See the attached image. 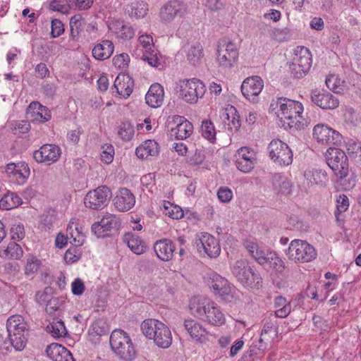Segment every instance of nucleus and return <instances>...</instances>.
I'll use <instances>...</instances> for the list:
<instances>
[{"label": "nucleus", "instance_id": "obj_1", "mask_svg": "<svg viewBox=\"0 0 361 361\" xmlns=\"http://www.w3.org/2000/svg\"><path fill=\"white\" fill-rule=\"evenodd\" d=\"M6 329L8 338L6 341L0 335V353H6L10 347L16 351L24 349L27 343L25 332L28 331L27 324L20 315H13L7 319Z\"/></svg>", "mask_w": 361, "mask_h": 361}, {"label": "nucleus", "instance_id": "obj_2", "mask_svg": "<svg viewBox=\"0 0 361 361\" xmlns=\"http://www.w3.org/2000/svg\"><path fill=\"white\" fill-rule=\"evenodd\" d=\"M109 343L112 350L121 360L132 361L136 357V350L128 334L123 330H114Z\"/></svg>", "mask_w": 361, "mask_h": 361}, {"label": "nucleus", "instance_id": "obj_3", "mask_svg": "<svg viewBox=\"0 0 361 361\" xmlns=\"http://www.w3.org/2000/svg\"><path fill=\"white\" fill-rule=\"evenodd\" d=\"M286 255L295 263H306L314 260L317 255L315 248L305 240L295 239L290 242Z\"/></svg>", "mask_w": 361, "mask_h": 361}, {"label": "nucleus", "instance_id": "obj_4", "mask_svg": "<svg viewBox=\"0 0 361 361\" xmlns=\"http://www.w3.org/2000/svg\"><path fill=\"white\" fill-rule=\"evenodd\" d=\"M232 274L243 286L259 288L262 283V279L258 273L254 271L247 261L240 259L232 267Z\"/></svg>", "mask_w": 361, "mask_h": 361}, {"label": "nucleus", "instance_id": "obj_5", "mask_svg": "<svg viewBox=\"0 0 361 361\" xmlns=\"http://www.w3.org/2000/svg\"><path fill=\"white\" fill-rule=\"evenodd\" d=\"M177 87L179 97L190 104L196 103L205 92L204 85L196 78L180 80Z\"/></svg>", "mask_w": 361, "mask_h": 361}, {"label": "nucleus", "instance_id": "obj_6", "mask_svg": "<svg viewBox=\"0 0 361 361\" xmlns=\"http://www.w3.org/2000/svg\"><path fill=\"white\" fill-rule=\"evenodd\" d=\"M328 166L335 175L343 179L348 174V159L345 152L338 148H329L326 154Z\"/></svg>", "mask_w": 361, "mask_h": 361}, {"label": "nucleus", "instance_id": "obj_7", "mask_svg": "<svg viewBox=\"0 0 361 361\" xmlns=\"http://www.w3.org/2000/svg\"><path fill=\"white\" fill-rule=\"evenodd\" d=\"M270 159L280 166H288L293 162V152L288 145L280 140H273L268 145Z\"/></svg>", "mask_w": 361, "mask_h": 361}, {"label": "nucleus", "instance_id": "obj_8", "mask_svg": "<svg viewBox=\"0 0 361 361\" xmlns=\"http://www.w3.org/2000/svg\"><path fill=\"white\" fill-rule=\"evenodd\" d=\"M292 61L289 64L290 72L293 78H303L310 71L312 59L309 51L301 48L295 51Z\"/></svg>", "mask_w": 361, "mask_h": 361}, {"label": "nucleus", "instance_id": "obj_9", "mask_svg": "<svg viewBox=\"0 0 361 361\" xmlns=\"http://www.w3.org/2000/svg\"><path fill=\"white\" fill-rule=\"evenodd\" d=\"M111 192L105 185L99 186L87 193L84 199L85 205L92 209H101L105 207L111 198Z\"/></svg>", "mask_w": 361, "mask_h": 361}, {"label": "nucleus", "instance_id": "obj_10", "mask_svg": "<svg viewBox=\"0 0 361 361\" xmlns=\"http://www.w3.org/2000/svg\"><path fill=\"white\" fill-rule=\"evenodd\" d=\"M217 60L221 66L231 67L238 57L236 46L231 41L221 40L217 46Z\"/></svg>", "mask_w": 361, "mask_h": 361}, {"label": "nucleus", "instance_id": "obj_11", "mask_svg": "<svg viewBox=\"0 0 361 361\" xmlns=\"http://www.w3.org/2000/svg\"><path fill=\"white\" fill-rule=\"evenodd\" d=\"M276 105L279 106L280 114H278V116H281V121L290 119L293 116H300L303 111V106L300 102L288 98H279Z\"/></svg>", "mask_w": 361, "mask_h": 361}, {"label": "nucleus", "instance_id": "obj_12", "mask_svg": "<svg viewBox=\"0 0 361 361\" xmlns=\"http://www.w3.org/2000/svg\"><path fill=\"white\" fill-rule=\"evenodd\" d=\"M263 87L262 79L259 76L255 75L244 80L241 85V92L247 99L256 102L257 97L262 92Z\"/></svg>", "mask_w": 361, "mask_h": 361}, {"label": "nucleus", "instance_id": "obj_13", "mask_svg": "<svg viewBox=\"0 0 361 361\" xmlns=\"http://www.w3.org/2000/svg\"><path fill=\"white\" fill-rule=\"evenodd\" d=\"M312 102L323 109H334L338 106L339 101L330 92L324 90H314L311 92Z\"/></svg>", "mask_w": 361, "mask_h": 361}, {"label": "nucleus", "instance_id": "obj_14", "mask_svg": "<svg viewBox=\"0 0 361 361\" xmlns=\"http://www.w3.org/2000/svg\"><path fill=\"white\" fill-rule=\"evenodd\" d=\"M235 166L238 170L244 173L251 171L255 164V154L250 148H240L235 154Z\"/></svg>", "mask_w": 361, "mask_h": 361}, {"label": "nucleus", "instance_id": "obj_15", "mask_svg": "<svg viewBox=\"0 0 361 361\" xmlns=\"http://www.w3.org/2000/svg\"><path fill=\"white\" fill-rule=\"evenodd\" d=\"M61 155V149L55 145L45 144L39 149L33 153L35 160L38 163H54L58 161Z\"/></svg>", "mask_w": 361, "mask_h": 361}, {"label": "nucleus", "instance_id": "obj_16", "mask_svg": "<svg viewBox=\"0 0 361 361\" xmlns=\"http://www.w3.org/2000/svg\"><path fill=\"white\" fill-rule=\"evenodd\" d=\"M214 302L206 298L195 296L190 300L189 308L192 314L205 321L207 312H210Z\"/></svg>", "mask_w": 361, "mask_h": 361}, {"label": "nucleus", "instance_id": "obj_17", "mask_svg": "<svg viewBox=\"0 0 361 361\" xmlns=\"http://www.w3.org/2000/svg\"><path fill=\"white\" fill-rule=\"evenodd\" d=\"M197 250L200 252L202 248L204 252L211 258L219 255L221 249L217 240L208 233L203 234L202 237L195 240Z\"/></svg>", "mask_w": 361, "mask_h": 361}, {"label": "nucleus", "instance_id": "obj_18", "mask_svg": "<svg viewBox=\"0 0 361 361\" xmlns=\"http://www.w3.org/2000/svg\"><path fill=\"white\" fill-rule=\"evenodd\" d=\"M175 249L173 242L167 238L159 240L154 245V250L157 256L164 262L172 259Z\"/></svg>", "mask_w": 361, "mask_h": 361}, {"label": "nucleus", "instance_id": "obj_19", "mask_svg": "<svg viewBox=\"0 0 361 361\" xmlns=\"http://www.w3.org/2000/svg\"><path fill=\"white\" fill-rule=\"evenodd\" d=\"M114 202L118 210L126 212L130 210L135 205V199L130 190L124 188L119 190Z\"/></svg>", "mask_w": 361, "mask_h": 361}, {"label": "nucleus", "instance_id": "obj_20", "mask_svg": "<svg viewBox=\"0 0 361 361\" xmlns=\"http://www.w3.org/2000/svg\"><path fill=\"white\" fill-rule=\"evenodd\" d=\"M134 81L128 75L119 74L115 79L113 88L118 94L124 98H128L133 92Z\"/></svg>", "mask_w": 361, "mask_h": 361}, {"label": "nucleus", "instance_id": "obj_21", "mask_svg": "<svg viewBox=\"0 0 361 361\" xmlns=\"http://www.w3.org/2000/svg\"><path fill=\"white\" fill-rule=\"evenodd\" d=\"M47 355L54 361L73 360L71 352L61 344L53 343L47 347Z\"/></svg>", "mask_w": 361, "mask_h": 361}, {"label": "nucleus", "instance_id": "obj_22", "mask_svg": "<svg viewBox=\"0 0 361 361\" xmlns=\"http://www.w3.org/2000/svg\"><path fill=\"white\" fill-rule=\"evenodd\" d=\"M177 123L176 128H171V135L178 140H183L190 136L193 130L192 124L183 116H176L174 120Z\"/></svg>", "mask_w": 361, "mask_h": 361}, {"label": "nucleus", "instance_id": "obj_23", "mask_svg": "<svg viewBox=\"0 0 361 361\" xmlns=\"http://www.w3.org/2000/svg\"><path fill=\"white\" fill-rule=\"evenodd\" d=\"M159 325L152 339L159 348H168L172 343L171 331L163 322H161Z\"/></svg>", "mask_w": 361, "mask_h": 361}, {"label": "nucleus", "instance_id": "obj_24", "mask_svg": "<svg viewBox=\"0 0 361 361\" xmlns=\"http://www.w3.org/2000/svg\"><path fill=\"white\" fill-rule=\"evenodd\" d=\"M164 88L159 83L152 85L146 94V103L152 108L160 106L164 100Z\"/></svg>", "mask_w": 361, "mask_h": 361}, {"label": "nucleus", "instance_id": "obj_25", "mask_svg": "<svg viewBox=\"0 0 361 361\" xmlns=\"http://www.w3.org/2000/svg\"><path fill=\"white\" fill-rule=\"evenodd\" d=\"M183 326L192 338L200 342L205 339L206 329L195 320L185 319Z\"/></svg>", "mask_w": 361, "mask_h": 361}, {"label": "nucleus", "instance_id": "obj_26", "mask_svg": "<svg viewBox=\"0 0 361 361\" xmlns=\"http://www.w3.org/2000/svg\"><path fill=\"white\" fill-rule=\"evenodd\" d=\"M159 152L158 143L152 140H147L136 148L135 154L140 159H146L149 156H156Z\"/></svg>", "mask_w": 361, "mask_h": 361}, {"label": "nucleus", "instance_id": "obj_27", "mask_svg": "<svg viewBox=\"0 0 361 361\" xmlns=\"http://www.w3.org/2000/svg\"><path fill=\"white\" fill-rule=\"evenodd\" d=\"M114 52V44L110 40H103L94 46L92 56L97 60L104 61L109 59Z\"/></svg>", "mask_w": 361, "mask_h": 361}, {"label": "nucleus", "instance_id": "obj_28", "mask_svg": "<svg viewBox=\"0 0 361 361\" xmlns=\"http://www.w3.org/2000/svg\"><path fill=\"white\" fill-rule=\"evenodd\" d=\"M116 222L111 216H104L101 221L95 222L92 226V231L98 237L104 238L106 236L107 232L111 231Z\"/></svg>", "mask_w": 361, "mask_h": 361}, {"label": "nucleus", "instance_id": "obj_29", "mask_svg": "<svg viewBox=\"0 0 361 361\" xmlns=\"http://www.w3.org/2000/svg\"><path fill=\"white\" fill-rule=\"evenodd\" d=\"M123 241L128 247L136 255L145 252L146 246L140 238L132 233H127L123 236Z\"/></svg>", "mask_w": 361, "mask_h": 361}, {"label": "nucleus", "instance_id": "obj_30", "mask_svg": "<svg viewBox=\"0 0 361 361\" xmlns=\"http://www.w3.org/2000/svg\"><path fill=\"white\" fill-rule=\"evenodd\" d=\"M304 176L311 185H324L327 181V173L322 169L305 171Z\"/></svg>", "mask_w": 361, "mask_h": 361}, {"label": "nucleus", "instance_id": "obj_31", "mask_svg": "<svg viewBox=\"0 0 361 361\" xmlns=\"http://www.w3.org/2000/svg\"><path fill=\"white\" fill-rule=\"evenodd\" d=\"M23 203V200L16 192H8L0 200V208L9 210L16 208Z\"/></svg>", "mask_w": 361, "mask_h": 361}, {"label": "nucleus", "instance_id": "obj_32", "mask_svg": "<svg viewBox=\"0 0 361 361\" xmlns=\"http://www.w3.org/2000/svg\"><path fill=\"white\" fill-rule=\"evenodd\" d=\"M148 11V5L142 1L132 2L127 8V12L130 17L135 18H144Z\"/></svg>", "mask_w": 361, "mask_h": 361}, {"label": "nucleus", "instance_id": "obj_33", "mask_svg": "<svg viewBox=\"0 0 361 361\" xmlns=\"http://www.w3.org/2000/svg\"><path fill=\"white\" fill-rule=\"evenodd\" d=\"M204 322L213 326H221L224 324V314L215 302H214V305L212 306L210 312L209 311L207 312Z\"/></svg>", "mask_w": 361, "mask_h": 361}, {"label": "nucleus", "instance_id": "obj_34", "mask_svg": "<svg viewBox=\"0 0 361 361\" xmlns=\"http://www.w3.org/2000/svg\"><path fill=\"white\" fill-rule=\"evenodd\" d=\"M203 47L199 42L192 45L187 52V59L193 66H197L203 57Z\"/></svg>", "mask_w": 361, "mask_h": 361}, {"label": "nucleus", "instance_id": "obj_35", "mask_svg": "<svg viewBox=\"0 0 361 361\" xmlns=\"http://www.w3.org/2000/svg\"><path fill=\"white\" fill-rule=\"evenodd\" d=\"M331 133V128L323 124H318L313 129V136L318 142L327 144Z\"/></svg>", "mask_w": 361, "mask_h": 361}, {"label": "nucleus", "instance_id": "obj_36", "mask_svg": "<svg viewBox=\"0 0 361 361\" xmlns=\"http://www.w3.org/2000/svg\"><path fill=\"white\" fill-rule=\"evenodd\" d=\"M281 121L285 129L296 130L303 129L307 123L302 114H300V116H293L290 119H283Z\"/></svg>", "mask_w": 361, "mask_h": 361}, {"label": "nucleus", "instance_id": "obj_37", "mask_svg": "<svg viewBox=\"0 0 361 361\" xmlns=\"http://www.w3.org/2000/svg\"><path fill=\"white\" fill-rule=\"evenodd\" d=\"M161 322L154 319H147L142 322L141 324V330L143 334L148 338L152 339L153 335L157 331V327H158Z\"/></svg>", "mask_w": 361, "mask_h": 361}, {"label": "nucleus", "instance_id": "obj_38", "mask_svg": "<svg viewBox=\"0 0 361 361\" xmlns=\"http://www.w3.org/2000/svg\"><path fill=\"white\" fill-rule=\"evenodd\" d=\"M176 2H170L166 4L160 11V17L164 21H171L177 15L179 8Z\"/></svg>", "mask_w": 361, "mask_h": 361}, {"label": "nucleus", "instance_id": "obj_39", "mask_svg": "<svg viewBox=\"0 0 361 361\" xmlns=\"http://www.w3.org/2000/svg\"><path fill=\"white\" fill-rule=\"evenodd\" d=\"M109 329L107 323L103 319L96 320L91 326L89 331L92 336H102L109 333Z\"/></svg>", "mask_w": 361, "mask_h": 361}, {"label": "nucleus", "instance_id": "obj_40", "mask_svg": "<svg viewBox=\"0 0 361 361\" xmlns=\"http://www.w3.org/2000/svg\"><path fill=\"white\" fill-rule=\"evenodd\" d=\"M47 330L51 333L54 337L56 338L63 337L67 334V330L62 320H57L56 322L49 324L47 326Z\"/></svg>", "mask_w": 361, "mask_h": 361}, {"label": "nucleus", "instance_id": "obj_41", "mask_svg": "<svg viewBox=\"0 0 361 361\" xmlns=\"http://www.w3.org/2000/svg\"><path fill=\"white\" fill-rule=\"evenodd\" d=\"M201 131L202 136L214 142L216 140V131L212 122L210 120H204L202 122Z\"/></svg>", "mask_w": 361, "mask_h": 361}, {"label": "nucleus", "instance_id": "obj_42", "mask_svg": "<svg viewBox=\"0 0 361 361\" xmlns=\"http://www.w3.org/2000/svg\"><path fill=\"white\" fill-rule=\"evenodd\" d=\"M118 134L123 140H130L134 135L133 126L128 121L122 122L119 127Z\"/></svg>", "mask_w": 361, "mask_h": 361}, {"label": "nucleus", "instance_id": "obj_43", "mask_svg": "<svg viewBox=\"0 0 361 361\" xmlns=\"http://www.w3.org/2000/svg\"><path fill=\"white\" fill-rule=\"evenodd\" d=\"M326 85L329 89L336 93H341L343 91L344 81L336 75H330L326 79Z\"/></svg>", "mask_w": 361, "mask_h": 361}, {"label": "nucleus", "instance_id": "obj_44", "mask_svg": "<svg viewBox=\"0 0 361 361\" xmlns=\"http://www.w3.org/2000/svg\"><path fill=\"white\" fill-rule=\"evenodd\" d=\"M276 272L282 274L286 269L285 262L276 252L270 255L268 263Z\"/></svg>", "mask_w": 361, "mask_h": 361}, {"label": "nucleus", "instance_id": "obj_45", "mask_svg": "<svg viewBox=\"0 0 361 361\" xmlns=\"http://www.w3.org/2000/svg\"><path fill=\"white\" fill-rule=\"evenodd\" d=\"M210 279V286L213 288L216 294L228 283L225 278L216 274H213Z\"/></svg>", "mask_w": 361, "mask_h": 361}, {"label": "nucleus", "instance_id": "obj_46", "mask_svg": "<svg viewBox=\"0 0 361 361\" xmlns=\"http://www.w3.org/2000/svg\"><path fill=\"white\" fill-rule=\"evenodd\" d=\"M272 253V252L265 251L258 247L252 257H254L259 264L263 265L268 263V261L270 259V255Z\"/></svg>", "mask_w": 361, "mask_h": 361}, {"label": "nucleus", "instance_id": "obj_47", "mask_svg": "<svg viewBox=\"0 0 361 361\" xmlns=\"http://www.w3.org/2000/svg\"><path fill=\"white\" fill-rule=\"evenodd\" d=\"M235 291L234 287H231L229 283L225 286L222 290H220L216 294H219V296L226 302H231L234 298V292Z\"/></svg>", "mask_w": 361, "mask_h": 361}, {"label": "nucleus", "instance_id": "obj_48", "mask_svg": "<svg viewBox=\"0 0 361 361\" xmlns=\"http://www.w3.org/2000/svg\"><path fill=\"white\" fill-rule=\"evenodd\" d=\"M6 252L7 255L14 259H19L23 255L21 247L15 242H11L8 245Z\"/></svg>", "mask_w": 361, "mask_h": 361}, {"label": "nucleus", "instance_id": "obj_49", "mask_svg": "<svg viewBox=\"0 0 361 361\" xmlns=\"http://www.w3.org/2000/svg\"><path fill=\"white\" fill-rule=\"evenodd\" d=\"M348 198L346 195H340L338 199L337 200V210L335 212V216L336 217V220L339 221L338 215L340 213H342L346 211L349 206Z\"/></svg>", "mask_w": 361, "mask_h": 361}, {"label": "nucleus", "instance_id": "obj_50", "mask_svg": "<svg viewBox=\"0 0 361 361\" xmlns=\"http://www.w3.org/2000/svg\"><path fill=\"white\" fill-rule=\"evenodd\" d=\"M130 57L126 53L116 55L113 59V63L116 67L124 68L128 66Z\"/></svg>", "mask_w": 361, "mask_h": 361}, {"label": "nucleus", "instance_id": "obj_51", "mask_svg": "<svg viewBox=\"0 0 361 361\" xmlns=\"http://www.w3.org/2000/svg\"><path fill=\"white\" fill-rule=\"evenodd\" d=\"M103 151L101 154V159L105 164H110L114 159V149L111 145L102 147Z\"/></svg>", "mask_w": 361, "mask_h": 361}, {"label": "nucleus", "instance_id": "obj_52", "mask_svg": "<svg viewBox=\"0 0 361 361\" xmlns=\"http://www.w3.org/2000/svg\"><path fill=\"white\" fill-rule=\"evenodd\" d=\"M51 35L53 38L59 37L64 32V25L62 22L58 19H53L51 25Z\"/></svg>", "mask_w": 361, "mask_h": 361}, {"label": "nucleus", "instance_id": "obj_53", "mask_svg": "<svg viewBox=\"0 0 361 361\" xmlns=\"http://www.w3.org/2000/svg\"><path fill=\"white\" fill-rule=\"evenodd\" d=\"M236 112V109L233 106H231L229 109L226 108L225 109L221 110L219 112L220 119L225 125H228L231 126V119H230V114H234Z\"/></svg>", "mask_w": 361, "mask_h": 361}, {"label": "nucleus", "instance_id": "obj_54", "mask_svg": "<svg viewBox=\"0 0 361 361\" xmlns=\"http://www.w3.org/2000/svg\"><path fill=\"white\" fill-rule=\"evenodd\" d=\"M12 238L14 240H22L25 237L24 226L22 224L14 225L11 228Z\"/></svg>", "mask_w": 361, "mask_h": 361}, {"label": "nucleus", "instance_id": "obj_55", "mask_svg": "<svg viewBox=\"0 0 361 361\" xmlns=\"http://www.w3.org/2000/svg\"><path fill=\"white\" fill-rule=\"evenodd\" d=\"M49 8L53 11H58L63 14L68 12V7L66 4H61L59 0L51 1Z\"/></svg>", "mask_w": 361, "mask_h": 361}, {"label": "nucleus", "instance_id": "obj_56", "mask_svg": "<svg viewBox=\"0 0 361 361\" xmlns=\"http://www.w3.org/2000/svg\"><path fill=\"white\" fill-rule=\"evenodd\" d=\"M217 196L221 202H228L232 199L233 192L228 188H221L217 192Z\"/></svg>", "mask_w": 361, "mask_h": 361}, {"label": "nucleus", "instance_id": "obj_57", "mask_svg": "<svg viewBox=\"0 0 361 361\" xmlns=\"http://www.w3.org/2000/svg\"><path fill=\"white\" fill-rule=\"evenodd\" d=\"M85 290V285L80 279H76L72 283V292L73 295H81Z\"/></svg>", "mask_w": 361, "mask_h": 361}, {"label": "nucleus", "instance_id": "obj_58", "mask_svg": "<svg viewBox=\"0 0 361 361\" xmlns=\"http://www.w3.org/2000/svg\"><path fill=\"white\" fill-rule=\"evenodd\" d=\"M39 261L37 259L27 260L25 266V274L29 275L36 272L39 269Z\"/></svg>", "mask_w": 361, "mask_h": 361}, {"label": "nucleus", "instance_id": "obj_59", "mask_svg": "<svg viewBox=\"0 0 361 361\" xmlns=\"http://www.w3.org/2000/svg\"><path fill=\"white\" fill-rule=\"evenodd\" d=\"M134 30L131 27L122 25L119 32L121 38L125 40L130 39L134 37Z\"/></svg>", "mask_w": 361, "mask_h": 361}, {"label": "nucleus", "instance_id": "obj_60", "mask_svg": "<svg viewBox=\"0 0 361 361\" xmlns=\"http://www.w3.org/2000/svg\"><path fill=\"white\" fill-rule=\"evenodd\" d=\"M18 171L19 172V178H22L24 181L30 175V169L24 162H20L18 164Z\"/></svg>", "mask_w": 361, "mask_h": 361}, {"label": "nucleus", "instance_id": "obj_61", "mask_svg": "<svg viewBox=\"0 0 361 361\" xmlns=\"http://www.w3.org/2000/svg\"><path fill=\"white\" fill-rule=\"evenodd\" d=\"M80 23L78 20L73 21L72 18L70 21V32L71 37L75 39L80 34Z\"/></svg>", "mask_w": 361, "mask_h": 361}, {"label": "nucleus", "instance_id": "obj_62", "mask_svg": "<svg viewBox=\"0 0 361 361\" xmlns=\"http://www.w3.org/2000/svg\"><path fill=\"white\" fill-rule=\"evenodd\" d=\"M274 329L275 330V331H276V327L275 326V324H274V322L270 320V321L266 322L264 324V327H263L262 330L259 341L262 342L263 341V337H265V336L267 334H269V332H271Z\"/></svg>", "mask_w": 361, "mask_h": 361}, {"label": "nucleus", "instance_id": "obj_63", "mask_svg": "<svg viewBox=\"0 0 361 361\" xmlns=\"http://www.w3.org/2000/svg\"><path fill=\"white\" fill-rule=\"evenodd\" d=\"M76 248H69L65 253L64 259L67 263H73L79 259V257L75 254Z\"/></svg>", "mask_w": 361, "mask_h": 361}, {"label": "nucleus", "instance_id": "obj_64", "mask_svg": "<svg viewBox=\"0 0 361 361\" xmlns=\"http://www.w3.org/2000/svg\"><path fill=\"white\" fill-rule=\"evenodd\" d=\"M331 133L329 140L328 142V145H338L341 142L342 136L338 132L334 130L331 128Z\"/></svg>", "mask_w": 361, "mask_h": 361}]
</instances>
